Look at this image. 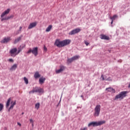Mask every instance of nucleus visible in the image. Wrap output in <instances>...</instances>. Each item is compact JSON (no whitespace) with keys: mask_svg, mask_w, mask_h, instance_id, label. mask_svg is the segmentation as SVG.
<instances>
[{"mask_svg":"<svg viewBox=\"0 0 130 130\" xmlns=\"http://www.w3.org/2000/svg\"><path fill=\"white\" fill-rule=\"evenodd\" d=\"M31 53L35 55V56H37V55H38V47H36L35 48H33L31 50Z\"/></svg>","mask_w":130,"mask_h":130,"instance_id":"6e6552de","label":"nucleus"},{"mask_svg":"<svg viewBox=\"0 0 130 130\" xmlns=\"http://www.w3.org/2000/svg\"><path fill=\"white\" fill-rule=\"evenodd\" d=\"M44 50H45V51H47V48H46V47L44 46Z\"/></svg>","mask_w":130,"mask_h":130,"instance_id":"4c0bfd02","label":"nucleus"},{"mask_svg":"<svg viewBox=\"0 0 130 130\" xmlns=\"http://www.w3.org/2000/svg\"><path fill=\"white\" fill-rule=\"evenodd\" d=\"M72 59H73V61L77 60V59H79V58H80V56L76 55L72 57Z\"/></svg>","mask_w":130,"mask_h":130,"instance_id":"4be33fe9","label":"nucleus"},{"mask_svg":"<svg viewBox=\"0 0 130 130\" xmlns=\"http://www.w3.org/2000/svg\"><path fill=\"white\" fill-rule=\"evenodd\" d=\"M101 111V106L100 105H98L95 106L94 108V113L93 114L94 116L98 117L100 115V111Z\"/></svg>","mask_w":130,"mask_h":130,"instance_id":"20e7f679","label":"nucleus"},{"mask_svg":"<svg viewBox=\"0 0 130 130\" xmlns=\"http://www.w3.org/2000/svg\"><path fill=\"white\" fill-rule=\"evenodd\" d=\"M16 101H15L14 102H11V106H10L9 109H13V108H14V107L15 106V105H16Z\"/></svg>","mask_w":130,"mask_h":130,"instance_id":"6ab92c4d","label":"nucleus"},{"mask_svg":"<svg viewBox=\"0 0 130 130\" xmlns=\"http://www.w3.org/2000/svg\"><path fill=\"white\" fill-rule=\"evenodd\" d=\"M81 97L83 98V95H81Z\"/></svg>","mask_w":130,"mask_h":130,"instance_id":"79ce46f5","label":"nucleus"},{"mask_svg":"<svg viewBox=\"0 0 130 130\" xmlns=\"http://www.w3.org/2000/svg\"><path fill=\"white\" fill-rule=\"evenodd\" d=\"M4 108V105L0 104V111H2Z\"/></svg>","mask_w":130,"mask_h":130,"instance_id":"c85d7f7f","label":"nucleus"},{"mask_svg":"<svg viewBox=\"0 0 130 130\" xmlns=\"http://www.w3.org/2000/svg\"><path fill=\"white\" fill-rule=\"evenodd\" d=\"M22 114H24V113H22Z\"/></svg>","mask_w":130,"mask_h":130,"instance_id":"37998d69","label":"nucleus"},{"mask_svg":"<svg viewBox=\"0 0 130 130\" xmlns=\"http://www.w3.org/2000/svg\"><path fill=\"white\" fill-rule=\"evenodd\" d=\"M101 78H102L103 81H106V77L105 78V77H104V75H101Z\"/></svg>","mask_w":130,"mask_h":130,"instance_id":"2f4dec72","label":"nucleus"},{"mask_svg":"<svg viewBox=\"0 0 130 130\" xmlns=\"http://www.w3.org/2000/svg\"><path fill=\"white\" fill-rule=\"evenodd\" d=\"M79 32H81V29L79 28H77L72 30L69 34V35H75V34H77V33H79Z\"/></svg>","mask_w":130,"mask_h":130,"instance_id":"0eeeda50","label":"nucleus"},{"mask_svg":"<svg viewBox=\"0 0 130 130\" xmlns=\"http://www.w3.org/2000/svg\"><path fill=\"white\" fill-rule=\"evenodd\" d=\"M22 26H20L19 27V30L17 31V33L16 34H19V33H20V32H21V30H22Z\"/></svg>","mask_w":130,"mask_h":130,"instance_id":"473e14b6","label":"nucleus"},{"mask_svg":"<svg viewBox=\"0 0 130 130\" xmlns=\"http://www.w3.org/2000/svg\"><path fill=\"white\" fill-rule=\"evenodd\" d=\"M106 91H108V92H111V93H115V89L109 87L106 89Z\"/></svg>","mask_w":130,"mask_h":130,"instance_id":"2eb2a0df","label":"nucleus"},{"mask_svg":"<svg viewBox=\"0 0 130 130\" xmlns=\"http://www.w3.org/2000/svg\"><path fill=\"white\" fill-rule=\"evenodd\" d=\"M100 38L101 39H103L104 40H109V37L104 34L100 35Z\"/></svg>","mask_w":130,"mask_h":130,"instance_id":"f8f14e48","label":"nucleus"},{"mask_svg":"<svg viewBox=\"0 0 130 130\" xmlns=\"http://www.w3.org/2000/svg\"><path fill=\"white\" fill-rule=\"evenodd\" d=\"M22 37H23V36L21 35L20 37H19L17 39H16L14 41V44H16V43H18V42H19V41H20L21 39H22Z\"/></svg>","mask_w":130,"mask_h":130,"instance_id":"f3484780","label":"nucleus"},{"mask_svg":"<svg viewBox=\"0 0 130 130\" xmlns=\"http://www.w3.org/2000/svg\"><path fill=\"white\" fill-rule=\"evenodd\" d=\"M39 82L41 85H42V84H44V82H45V78L42 77L39 79Z\"/></svg>","mask_w":130,"mask_h":130,"instance_id":"ddd939ff","label":"nucleus"},{"mask_svg":"<svg viewBox=\"0 0 130 130\" xmlns=\"http://www.w3.org/2000/svg\"><path fill=\"white\" fill-rule=\"evenodd\" d=\"M84 43L86 45V46H88V45H89V44H90V42H88V41H84Z\"/></svg>","mask_w":130,"mask_h":130,"instance_id":"c756f323","label":"nucleus"},{"mask_svg":"<svg viewBox=\"0 0 130 130\" xmlns=\"http://www.w3.org/2000/svg\"><path fill=\"white\" fill-rule=\"evenodd\" d=\"M64 70H66V67H64L63 66H60V69L56 70V74H59L61 73V72H63Z\"/></svg>","mask_w":130,"mask_h":130,"instance_id":"9d476101","label":"nucleus"},{"mask_svg":"<svg viewBox=\"0 0 130 130\" xmlns=\"http://www.w3.org/2000/svg\"><path fill=\"white\" fill-rule=\"evenodd\" d=\"M17 51H18V49H17V48L12 49L9 52V53L11 54V56L12 57H15V56L18 55Z\"/></svg>","mask_w":130,"mask_h":130,"instance_id":"39448f33","label":"nucleus"},{"mask_svg":"<svg viewBox=\"0 0 130 130\" xmlns=\"http://www.w3.org/2000/svg\"><path fill=\"white\" fill-rule=\"evenodd\" d=\"M17 124H18V125H19V126H22V124H21V123H20L19 122H17Z\"/></svg>","mask_w":130,"mask_h":130,"instance_id":"58836bf2","label":"nucleus"},{"mask_svg":"<svg viewBox=\"0 0 130 130\" xmlns=\"http://www.w3.org/2000/svg\"><path fill=\"white\" fill-rule=\"evenodd\" d=\"M39 107H40V103H37L35 105V108H36V109L38 110V109H39Z\"/></svg>","mask_w":130,"mask_h":130,"instance_id":"b1692460","label":"nucleus"},{"mask_svg":"<svg viewBox=\"0 0 130 130\" xmlns=\"http://www.w3.org/2000/svg\"><path fill=\"white\" fill-rule=\"evenodd\" d=\"M31 52H32V49H29V50L26 52V53L27 54H29V53H31Z\"/></svg>","mask_w":130,"mask_h":130,"instance_id":"72a5a7b5","label":"nucleus"},{"mask_svg":"<svg viewBox=\"0 0 130 130\" xmlns=\"http://www.w3.org/2000/svg\"><path fill=\"white\" fill-rule=\"evenodd\" d=\"M106 81H112V79H111V77H109L108 78H106Z\"/></svg>","mask_w":130,"mask_h":130,"instance_id":"f704fd0d","label":"nucleus"},{"mask_svg":"<svg viewBox=\"0 0 130 130\" xmlns=\"http://www.w3.org/2000/svg\"><path fill=\"white\" fill-rule=\"evenodd\" d=\"M9 61H10V62H14V60H13V59H9Z\"/></svg>","mask_w":130,"mask_h":130,"instance_id":"e433bc0d","label":"nucleus"},{"mask_svg":"<svg viewBox=\"0 0 130 130\" xmlns=\"http://www.w3.org/2000/svg\"><path fill=\"white\" fill-rule=\"evenodd\" d=\"M52 28V25H49L48 27L46 29V32H49V31H50Z\"/></svg>","mask_w":130,"mask_h":130,"instance_id":"aec40b11","label":"nucleus"},{"mask_svg":"<svg viewBox=\"0 0 130 130\" xmlns=\"http://www.w3.org/2000/svg\"><path fill=\"white\" fill-rule=\"evenodd\" d=\"M18 67V65L16 64H14L12 67L10 68V71H15L17 69V67Z\"/></svg>","mask_w":130,"mask_h":130,"instance_id":"a211bd4d","label":"nucleus"},{"mask_svg":"<svg viewBox=\"0 0 130 130\" xmlns=\"http://www.w3.org/2000/svg\"><path fill=\"white\" fill-rule=\"evenodd\" d=\"M113 21H114V20H112V21H111V25H112V24H113Z\"/></svg>","mask_w":130,"mask_h":130,"instance_id":"a19ab883","label":"nucleus"},{"mask_svg":"<svg viewBox=\"0 0 130 130\" xmlns=\"http://www.w3.org/2000/svg\"><path fill=\"white\" fill-rule=\"evenodd\" d=\"M11 9H7L5 10L1 15V22H3V21H8V20H10V19H13L14 18V15H11L10 16H6L7 15L10 13Z\"/></svg>","mask_w":130,"mask_h":130,"instance_id":"f257e3e1","label":"nucleus"},{"mask_svg":"<svg viewBox=\"0 0 130 130\" xmlns=\"http://www.w3.org/2000/svg\"><path fill=\"white\" fill-rule=\"evenodd\" d=\"M12 40V39H11V37H7V38H4V39L1 41V43H8V42H10Z\"/></svg>","mask_w":130,"mask_h":130,"instance_id":"1a4fd4ad","label":"nucleus"},{"mask_svg":"<svg viewBox=\"0 0 130 130\" xmlns=\"http://www.w3.org/2000/svg\"><path fill=\"white\" fill-rule=\"evenodd\" d=\"M127 93H128V91H127L121 92L119 94L116 95L114 100H118V99L122 100L124 97H126V94H127Z\"/></svg>","mask_w":130,"mask_h":130,"instance_id":"7ed1b4c3","label":"nucleus"},{"mask_svg":"<svg viewBox=\"0 0 130 130\" xmlns=\"http://www.w3.org/2000/svg\"><path fill=\"white\" fill-rule=\"evenodd\" d=\"M88 126L90 127V126H93L94 127V121L90 122L88 124Z\"/></svg>","mask_w":130,"mask_h":130,"instance_id":"a878e982","label":"nucleus"},{"mask_svg":"<svg viewBox=\"0 0 130 130\" xmlns=\"http://www.w3.org/2000/svg\"><path fill=\"white\" fill-rule=\"evenodd\" d=\"M32 127H33L34 126V123H31Z\"/></svg>","mask_w":130,"mask_h":130,"instance_id":"ea45409f","label":"nucleus"},{"mask_svg":"<svg viewBox=\"0 0 130 130\" xmlns=\"http://www.w3.org/2000/svg\"><path fill=\"white\" fill-rule=\"evenodd\" d=\"M35 79H39V78H40L41 77V75H40V74H39V72H36L34 76Z\"/></svg>","mask_w":130,"mask_h":130,"instance_id":"4468645a","label":"nucleus"},{"mask_svg":"<svg viewBox=\"0 0 130 130\" xmlns=\"http://www.w3.org/2000/svg\"><path fill=\"white\" fill-rule=\"evenodd\" d=\"M24 81L25 84H27L29 83V80L26 77H24Z\"/></svg>","mask_w":130,"mask_h":130,"instance_id":"cd10ccee","label":"nucleus"},{"mask_svg":"<svg viewBox=\"0 0 130 130\" xmlns=\"http://www.w3.org/2000/svg\"><path fill=\"white\" fill-rule=\"evenodd\" d=\"M22 49H23V47L21 48V49L20 48H18V50L17 51V54H19L20 52H21V51H22Z\"/></svg>","mask_w":130,"mask_h":130,"instance_id":"7c9ffc66","label":"nucleus"},{"mask_svg":"<svg viewBox=\"0 0 130 130\" xmlns=\"http://www.w3.org/2000/svg\"><path fill=\"white\" fill-rule=\"evenodd\" d=\"M37 26V22H35L29 24V25L28 27V29H32V28H34V27H36Z\"/></svg>","mask_w":130,"mask_h":130,"instance_id":"9b49d317","label":"nucleus"},{"mask_svg":"<svg viewBox=\"0 0 130 130\" xmlns=\"http://www.w3.org/2000/svg\"><path fill=\"white\" fill-rule=\"evenodd\" d=\"M30 123H34V121L33 120V119H30Z\"/></svg>","mask_w":130,"mask_h":130,"instance_id":"c9c22d12","label":"nucleus"},{"mask_svg":"<svg viewBox=\"0 0 130 130\" xmlns=\"http://www.w3.org/2000/svg\"><path fill=\"white\" fill-rule=\"evenodd\" d=\"M73 1H75V0H73Z\"/></svg>","mask_w":130,"mask_h":130,"instance_id":"c03bdc74","label":"nucleus"},{"mask_svg":"<svg viewBox=\"0 0 130 130\" xmlns=\"http://www.w3.org/2000/svg\"><path fill=\"white\" fill-rule=\"evenodd\" d=\"M118 16L117 15H114V16H113L112 17H110V19H111V20L114 21V20H115V19H117V18H118Z\"/></svg>","mask_w":130,"mask_h":130,"instance_id":"412c9836","label":"nucleus"},{"mask_svg":"<svg viewBox=\"0 0 130 130\" xmlns=\"http://www.w3.org/2000/svg\"><path fill=\"white\" fill-rule=\"evenodd\" d=\"M10 102H11V98L8 100L6 104V107H9V106H10Z\"/></svg>","mask_w":130,"mask_h":130,"instance_id":"393cba45","label":"nucleus"},{"mask_svg":"<svg viewBox=\"0 0 130 130\" xmlns=\"http://www.w3.org/2000/svg\"><path fill=\"white\" fill-rule=\"evenodd\" d=\"M44 92L43 89L38 87V93H43Z\"/></svg>","mask_w":130,"mask_h":130,"instance_id":"5701e85b","label":"nucleus"},{"mask_svg":"<svg viewBox=\"0 0 130 130\" xmlns=\"http://www.w3.org/2000/svg\"><path fill=\"white\" fill-rule=\"evenodd\" d=\"M38 92V87H35L33 90L29 92V94H33V93Z\"/></svg>","mask_w":130,"mask_h":130,"instance_id":"dca6fc26","label":"nucleus"},{"mask_svg":"<svg viewBox=\"0 0 130 130\" xmlns=\"http://www.w3.org/2000/svg\"><path fill=\"white\" fill-rule=\"evenodd\" d=\"M74 61V60L73 59V58H69L67 60V62L69 63H71V62H73Z\"/></svg>","mask_w":130,"mask_h":130,"instance_id":"bb28decb","label":"nucleus"},{"mask_svg":"<svg viewBox=\"0 0 130 130\" xmlns=\"http://www.w3.org/2000/svg\"><path fill=\"white\" fill-rule=\"evenodd\" d=\"M106 122V121L105 120L99 122L93 121V127H95V126H99V125H102V124H104Z\"/></svg>","mask_w":130,"mask_h":130,"instance_id":"423d86ee","label":"nucleus"},{"mask_svg":"<svg viewBox=\"0 0 130 130\" xmlns=\"http://www.w3.org/2000/svg\"><path fill=\"white\" fill-rule=\"evenodd\" d=\"M71 43V40H64L63 41H59V40H56L55 42V45L57 47H63L69 45Z\"/></svg>","mask_w":130,"mask_h":130,"instance_id":"f03ea898","label":"nucleus"}]
</instances>
